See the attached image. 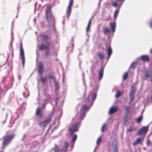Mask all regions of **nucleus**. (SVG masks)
<instances>
[{
  "label": "nucleus",
  "mask_w": 152,
  "mask_h": 152,
  "mask_svg": "<svg viewBox=\"0 0 152 152\" xmlns=\"http://www.w3.org/2000/svg\"><path fill=\"white\" fill-rule=\"evenodd\" d=\"M88 109V107H86L85 105H84L83 107H82L80 110V117L77 120L78 121L76 123L73 124L68 129V131L70 135L73 134L75 132L78 131L81 125V122L85 117L86 111Z\"/></svg>",
  "instance_id": "1"
},
{
  "label": "nucleus",
  "mask_w": 152,
  "mask_h": 152,
  "mask_svg": "<svg viewBox=\"0 0 152 152\" xmlns=\"http://www.w3.org/2000/svg\"><path fill=\"white\" fill-rule=\"evenodd\" d=\"M51 8L50 6H48L46 7L45 15L48 23L49 26H52L53 31L56 32V30L55 26V17L51 12Z\"/></svg>",
  "instance_id": "2"
},
{
  "label": "nucleus",
  "mask_w": 152,
  "mask_h": 152,
  "mask_svg": "<svg viewBox=\"0 0 152 152\" xmlns=\"http://www.w3.org/2000/svg\"><path fill=\"white\" fill-rule=\"evenodd\" d=\"M96 96L97 91L94 89L92 92H90L88 97L85 100V102L86 103V104L83 105L82 107L84 105H85L86 107H88V109L86 111V112L92 106L93 104V102L95 100Z\"/></svg>",
  "instance_id": "3"
},
{
  "label": "nucleus",
  "mask_w": 152,
  "mask_h": 152,
  "mask_svg": "<svg viewBox=\"0 0 152 152\" xmlns=\"http://www.w3.org/2000/svg\"><path fill=\"white\" fill-rule=\"evenodd\" d=\"M15 136L13 134L6 135L3 142L2 149H4L6 147L10 144Z\"/></svg>",
  "instance_id": "4"
},
{
  "label": "nucleus",
  "mask_w": 152,
  "mask_h": 152,
  "mask_svg": "<svg viewBox=\"0 0 152 152\" xmlns=\"http://www.w3.org/2000/svg\"><path fill=\"white\" fill-rule=\"evenodd\" d=\"M20 57L21 58L22 60V63L23 66H24L25 62L24 52L23 47V44L22 42L20 44Z\"/></svg>",
  "instance_id": "5"
},
{
  "label": "nucleus",
  "mask_w": 152,
  "mask_h": 152,
  "mask_svg": "<svg viewBox=\"0 0 152 152\" xmlns=\"http://www.w3.org/2000/svg\"><path fill=\"white\" fill-rule=\"evenodd\" d=\"M135 60L137 61H142L144 62H149L150 61L149 56L146 54L143 55L137 58Z\"/></svg>",
  "instance_id": "6"
},
{
  "label": "nucleus",
  "mask_w": 152,
  "mask_h": 152,
  "mask_svg": "<svg viewBox=\"0 0 152 152\" xmlns=\"http://www.w3.org/2000/svg\"><path fill=\"white\" fill-rule=\"evenodd\" d=\"M144 78L147 81L152 82V71L148 70L146 71L145 73Z\"/></svg>",
  "instance_id": "7"
},
{
  "label": "nucleus",
  "mask_w": 152,
  "mask_h": 152,
  "mask_svg": "<svg viewBox=\"0 0 152 152\" xmlns=\"http://www.w3.org/2000/svg\"><path fill=\"white\" fill-rule=\"evenodd\" d=\"M73 4V0H69V4L67 7L66 10L67 17L68 19L70 15L72 7Z\"/></svg>",
  "instance_id": "8"
},
{
  "label": "nucleus",
  "mask_w": 152,
  "mask_h": 152,
  "mask_svg": "<svg viewBox=\"0 0 152 152\" xmlns=\"http://www.w3.org/2000/svg\"><path fill=\"white\" fill-rule=\"evenodd\" d=\"M110 30L111 32L112 37H113L114 33L115 31L116 27V24L115 20H114L113 22H111L110 23Z\"/></svg>",
  "instance_id": "9"
},
{
  "label": "nucleus",
  "mask_w": 152,
  "mask_h": 152,
  "mask_svg": "<svg viewBox=\"0 0 152 152\" xmlns=\"http://www.w3.org/2000/svg\"><path fill=\"white\" fill-rule=\"evenodd\" d=\"M125 0H116L115 1H112L111 4L114 7H116L118 5L122 6Z\"/></svg>",
  "instance_id": "10"
},
{
  "label": "nucleus",
  "mask_w": 152,
  "mask_h": 152,
  "mask_svg": "<svg viewBox=\"0 0 152 152\" xmlns=\"http://www.w3.org/2000/svg\"><path fill=\"white\" fill-rule=\"evenodd\" d=\"M77 138V134H74L72 138V140L71 142L69 144L67 142H66L68 144V146L71 147V149H72L74 147V144L75 141H76Z\"/></svg>",
  "instance_id": "11"
},
{
  "label": "nucleus",
  "mask_w": 152,
  "mask_h": 152,
  "mask_svg": "<svg viewBox=\"0 0 152 152\" xmlns=\"http://www.w3.org/2000/svg\"><path fill=\"white\" fill-rule=\"evenodd\" d=\"M136 91V89L135 87L134 86H131V89L129 93V96L130 98V101H132L134 98V94Z\"/></svg>",
  "instance_id": "12"
},
{
  "label": "nucleus",
  "mask_w": 152,
  "mask_h": 152,
  "mask_svg": "<svg viewBox=\"0 0 152 152\" xmlns=\"http://www.w3.org/2000/svg\"><path fill=\"white\" fill-rule=\"evenodd\" d=\"M148 129V126H143L140 128L137 132V134L138 135H141L143 134L146 133Z\"/></svg>",
  "instance_id": "13"
},
{
  "label": "nucleus",
  "mask_w": 152,
  "mask_h": 152,
  "mask_svg": "<svg viewBox=\"0 0 152 152\" xmlns=\"http://www.w3.org/2000/svg\"><path fill=\"white\" fill-rule=\"evenodd\" d=\"M68 145V143L66 142H65L61 150L59 149L56 148L55 149V152H66L67 148Z\"/></svg>",
  "instance_id": "14"
},
{
  "label": "nucleus",
  "mask_w": 152,
  "mask_h": 152,
  "mask_svg": "<svg viewBox=\"0 0 152 152\" xmlns=\"http://www.w3.org/2000/svg\"><path fill=\"white\" fill-rule=\"evenodd\" d=\"M50 48V44L49 42H47L46 44H41L39 47V49L41 50L42 51L45 50H47Z\"/></svg>",
  "instance_id": "15"
},
{
  "label": "nucleus",
  "mask_w": 152,
  "mask_h": 152,
  "mask_svg": "<svg viewBox=\"0 0 152 152\" xmlns=\"http://www.w3.org/2000/svg\"><path fill=\"white\" fill-rule=\"evenodd\" d=\"M106 48L107 50V61H106V63H107L109 60L110 57L112 54L113 50L111 47H107Z\"/></svg>",
  "instance_id": "16"
},
{
  "label": "nucleus",
  "mask_w": 152,
  "mask_h": 152,
  "mask_svg": "<svg viewBox=\"0 0 152 152\" xmlns=\"http://www.w3.org/2000/svg\"><path fill=\"white\" fill-rule=\"evenodd\" d=\"M51 118H49L44 121L40 122L39 125L40 127H43L46 126L48 124H49L51 121Z\"/></svg>",
  "instance_id": "17"
},
{
  "label": "nucleus",
  "mask_w": 152,
  "mask_h": 152,
  "mask_svg": "<svg viewBox=\"0 0 152 152\" xmlns=\"http://www.w3.org/2000/svg\"><path fill=\"white\" fill-rule=\"evenodd\" d=\"M118 6L116 7L117 8L116 9L114 12L113 17L114 20H115L117 19L119 13L120 9L121 7V6Z\"/></svg>",
  "instance_id": "18"
},
{
  "label": "nucleus",
  "mask_w": 152,
  "mask_h": 152,
  "mask_svg": "<svg viewBox=\"0 0 152 152\" xmlns=\"http://www.w3.org/2000/svg\"><path fill=\"white\" fill-rule=\"evenodd\" d=\"M104 69V67H101L98 70V78L99 80H100L103 77Z\"/></svg>",
  "instance_id": "19"
},
{
  "label": "nucleus",
  "mask_w": 152,
  "mask_h": 152,
  "mask_svg": "<svg viewBox=\"0 0 152 152\" xmlns=\"http://www.w3.org/2000/svg\"><path fill=\"white\" fill-rule=\"evenodd\" d=\"M112 147L113 148V152H118L117 142L115 140H114L113 142Z\"/></svg>",
  "instance_id": "20"
},
{
  "label": "nucleus",
  "mask_w": 152,
  "mask_h": 152,
  "mask_svg": "<svg viewBox=\"0 0 152 152\" xmlns=\"http://www.w3.org/2000/svg\"><path fill=\"white\" fill-rule=\"evenodd\" d=\"M103 32L105 35H107L111 32L110 28L107 27H103L102 28Z\"/></svg>",
  "instance_id": "21"
},
{
  "label": "nucleus",
  "mask_w": 152,
  "mask_h": 152,
  "mask_svg": "<svg viewBox=\"0 0 152 152\" xmlns=\"http://www.w3.org/2000/svg\"><path fill=\"white\" fill-rule=\"evenodd\" d=\"M26 90L23 93V95L24 98L26 99L29 95V93L28 91L26 89V87H25Z\"/></svg>",
  "instance_id": "22"
},
{
  "label": "nucleus",
  "mask_w": 152,
  "mask_h": 152,
  "mask_svg": "<svg viewBox=\"0 0 152 152\" xmlns=\"http://www.w3.org/2000/svg\"><path fill=\"white\" fill-rule=\"evenodd\" d=\"M117 108L116 107H112L110 109L109 111L110 114H112L117 111Z\"/></svg>",
  "instance_id": "23"
},
{
  "label": "nucleus",
  "mask_w": 152,
  "mask_h": 152,
  "mask_svg": "<svg viewBox=\"0 0 152 152\" xmlns=\"http://www.w3.org/2000/svg\"><path fill=\"white\" fill-rule=\"evenodd\" d=\"M41 37L42 40L46 41L48 39L49 37L48 35L43 34L41 35Z\"/></svg>",
  "instance_id": "24"
},
{
  "label": "nucleus",
  "mask_w": 152,
  "mask_h": 152,
  "mask_svg": "<svg viewBox=\"0 0 152 152\" xmlns=\"http://www.w3.org/2000/svg\"><path fill=\"white\" fill-rule=\"evenodd\" d=\"M13 41V39H11L10 43L9 45V50H10V48H11L12 50V57L13 58L14 56V54H13V46H12V42Z\"/></svg>",
  "instance_id": "25"
},
{
  "label": "nucleus",
  "mask_w": 152,
  "mask_h": 152,
  "mask_svg": "<svg viewBox=\"0 0 152 152\" xmlns=\"http://www.w3.org/2000/svg\"><path fill=\"white\" fill-rule=\"evenodd\" d=\"M44 67H38V72L39 75H42L44 71Z\"/></svg>",
  "instance_id": "26"
},
{
  "label": "nucleus",
  "mask_w": 152,
  "mask_h": 152,
  "mask_svg": "<svg viewBox=\"0 0 152 152\" xmlns=\"http://www.w3.org/2000/svg\"><path fill=\"white\" fill-rule=\"evenodd\" d=\"M97 55L100 60H102L104 58V56L103 53H99V52H97Z\"/></svg>",
  "instance_id": "27"
},
{
  "label": "nucleus",
  "mask_w": 152,
  "mask_h": 152,
  "mask_svg": "<svg viewBox=\"0 0 152 152\" xmlns=\"http://www.w3.org/2000/svg\"><path fill=\"white\" fill-rule=\"evenodd\" d=\"M131 110V107L129 106H127L126 107L125 111V115H128L130 113V111Z\"/></svg>",
  "instance_id": "28"
},
{
  "label": "nucleus",
  "mask_w": 152,
  "mask_h": 152,
  "mask_svg": "<svg viewBox=\"0 0 152 152\" xmlns=\"http://www.w3.org/2000/svg\"><path fill=\"white\" fill-rule=\"evenodd\" d=\"M105 48L109 47H111V40L110 39H108L107 40V42L105 43Z\"/></svg>",
  "instance_id": "29"
},
{
  "label": "nucleus",
  "mask_w": 152,
  "mask_h": 152,
  "mask_svg": "<svg viewBox=\"0 0 152 152\" xmlns=\"http://www.w3.org/2000/svg\"><path fill=\"white\" fill-rule=\"evenodd\" d=\"M141 140V139L140 138H137L135 141L133 143V145L134 146L136 145L137 144H139L140 143Z\"/></svg>",
  "instance_id": "30"
},
{
  "label": "nucleus",
  "mask_w": 152,
  "mask_h": 152,
  "mask_svg": "<svg viewBox=\"0 0 152 152\" xmlns=\"http://www.w3.org/2000/svg\"><path fill=\"white\" fill-rule=\"evenodd\" d=\"M142 116L141 115L137 119V123L139 124L140 123L142 120Z\"/></svg>",
  "instance_id": "31"
},
{
  "label": "nucleus",
  "mask_w": 152,
  "mask_h": 152,
  "mask_svg": "<svg viewBox=\"0 0 152 152\" xmlns=\"http://www.w3.org/2000/svg\"><path fill=\"white\" fill-rule=\"evenodd\" d=\"M48 103V100L45 99L43 101V104H42V109H44L45 108L46 105Z\"/></svg>",
  "instance_id": "32"
},
{
  "label": "nucleus",
  "mask_w": 152,
  "mask_h": 152,
  "mask_svg": "<svg viewBox=\"0 0 152 152\" xmlns=\"http://www.w3.org/2000/svg\"><path fill=\"white\" fill-rule=\"evenodd\" d=\"M14 21L13 20L12 22V27H11V39H13L14 37L13 36V25L14 24Z\"/></svg>",
  "instance_id": "33"
},
{
  "label": "nucleus",
  "mask_w": 152,
  "mask_h": 152,
  "mask_svg": "<svg viewBox=\"0 0 152 152\" xmlns=\"http://www.w3.org/2000/svg\"><path fill=\"white\" fill-rule=\"evenodd\" d=\"M137 61L133 62L129 66H136L138 63V61Z\"/></svg>",
  "instance_id": "34"
},
{
  "label": "nucleus",
  "mask_w": 152,
  "mask_h": 152,
  "mask_svg": "<svg viewBox=\"0 0 152 152\" xmlns=\"http://www.w3.org/2000/svg\"><path fill=\"white\" fill-rule=\"evenodd\" d=\"M121 94V93L120 91L118 90L117 91L115 95V97L116 98H118L120 96Z\"/></svg>",
  "instance_id": "35"
},
{
  "label": "nucleus",
  "mask_w": 152,
  "mask_h": 152,
  "mask_svg": "<svg viewBox=\"0 0 152 152\" xmlns=\"http://www.w3.org/2000/svg\"><path fill=\"white\" fill-rule=\"evenodd\" d=\"M47 77H42V76H41L40 78L42 82L43 83L46 82L47 81Z\"/></svg>",
  "instance_id": "36"
},
{
  "label": "nucleus",
  "mask_w": 152,
  "mask_h": 152,
  "mask_svg": "<svg viewBox=\"0 0 152 152\" xmlns=\"http://www.w3.org/2000/svg\"><path fill=\"white\" fill-rule=\"evenodd\" d=\"M90 26L89 25H87V28H86V35L88 36V38L89 37V35H88V31H89L90 30Z\"/></svg>",
  "instance_id": "37"
},
{
  "label": "nucleus",
  "mask_w": 152,
  "mask_h": 152,
  "mask_svg": "<svg viewBox=\"0 0 152 152\" xmlns=\"http://www.w3.org/2000/svg\"><path fill=\"white\" fill-rule=\"evenodd\" d=\"M128 77V74L127 72H125L123 75V79L124 80H126Z\"/></svg>",
  "instance_id": "38"
},
{
  "label": "nucleus",
  "mask_w": 152,
  "mask_h": 152,
  "mask_svg": "<svg viewBox=\"0 0 152 152\" xmlns=\"http://www.w3.org/2000/svg\"><path fill=\"white\" fill-rule=\"evenodd\" d=\"M128 115H125L123 119L124 122H126L127 121Z\"/></svg>",
  "instance_id": "39"
},
{
  "label": "nucleus",
  "mask_w": 152,
  "mask_h": 152,
  "mask_svg": "<svg viewBox=\"0 0 152 152\" xmlns=\"http://www.w3.org/2000/svg\"><path fill=\"white\" fill-rule=\"evenodd\" d=\"M36 114L38 115H41V111L40 109L39 108H38L37 109Z\"/></svg>",
  "instance_id": "40"
},
{
  "label": "nucleus",
  "mask_w": 152,
  "mask_h": 152,
  "mask_svg": "<svg viewBox=\"0 0 152 152\" xmlns=\"http://www.w3.org/2000/svg\"><path fill=\"white\" fill-rule=\"evenodd\" d=\"M102 141V139L100 137H99L97 140L96 142V143L97 144H98L101 142Z\"/></svg>",
  "instance_id": "41"
},
{
  "label": "nucleus",
  "mask_w": 152,
  "mask_h": 152,
  "mask_svg": "<svg viewBox=\"0 0 152 152\" xmlns=\"http://www.w3.org/2000/svg\"><path fill=\"white\" fill-rule=\"evenodd\" d=\"M98 12V9H96L95 10L93 13V15L95 16L96 15Z\"/></svg>",
  "instance_id": "42"
},
{
  "label": "nucleus",
  "mask_w": 152,
  "mask_h": 152,
  "mask_svg": "<svg viewBox=\"0 0 152 152\" xmlns=\"http://www.w3.org/2000/svg\"><path fill=\"white\" fill-rule=\"evenodd\" d=\"M50 49V48H49V49H47L46 50V51H45V56H47L49 53Z\"/></svg>",
  "instance_id": "43"
},
{
  "label": "nucleus",
  "mask_w": 152,
  "mask_h": 152,
  "mask_svg": "<svg viewBox=\"0 0 152 152\" xmlns=\"http://www.w3.org/2000/svg\"><path fill=\"white\" fill-rule=\"evenodd\" d=\"M106 125V124H103L102 128H101V131L102 132H103L104 131V129L105 128V126Z\"/></svg>",
  "instance_id": "44"
},
{
  "label": "nucleus",
  "mask_w": 152,
  "mask_h": 152,
  "mask_svg": "<svg viewBox=\"0 0 152 152\" xmlns=\"http://www.w3.org/2000/svg\"><path fill=\"white\" fill-rule=\"evenodd\" d=\"M134 130V129L132 127H130L127 129V132H131Z\"/></svg>",
  "instance_id": "45"
},
{
  "label": "nucleus",
  "mask_w": 152,
  "mask_h": 152,
  "mask_svg": "<svg viewBox=\"0 0 152 152\" xmlns=\"http://www.w3.org/2000/svg\"><path fill=\"white\" fill-rule=\"evenodd\" d=\"M27 135V134L25 133L24 134L23 138H22V141H23L26 138Z\"/></svg>",
  "instance_id": "46"
},
{
  "label": "nucleus",
  "mask_w": 152,
  "mask_h": 152,
  "mask_svg": "<svg viewBox=\"0 0 152 152\" xmlns=\"http://www.w3.org/2000/svg\"><path fill=\"white\" fill-rule=\"evenodd\" d=\"M151 145V143L149 140H148L147 142V146H149Z\"/></svg>",
  "instance_id": "47"
},
{
  "label": "nucleus",
  "mask_w": 152,
  "mask_h": 152,
  "mask_svg": "<svg viewBox=\"0 0 152 152\" xmlns=\"http://www.w3.org/2000/svg\"><path fill=\"white\" fill-rule=\"evenodd\" d=\"M12 70V67H11L9 68V69H8L7 70V72L8 73H10V72H11Z\"/></svg>",
  "instance_id": "48"
},
{
  "label": "nucleus",
  "mask_w": 152,
  "mask_h": 152,
  "mask_svg": "<svg viewBox=\"0 0 152 152\" xmlns=\"http://www.w3.org/2000/svg\"><path fill=\"white\" fill-rule=\"evenodd\" d=\"M38 66H44L43 63L42 62H39Z\"/></svg>",
  "instance_id": "49"
},
{
  "label": "nucleus",
  "mask_w": 152,
  "mask_h": 152,
  "mask_svg": "<svg viewBox=\"0 0 152 152\" xmlns=\"http://www.w3.org/2000/svg\"><path fill=\"white\" fill-rule=\"evenodd\" d=\"M49 79H55V77L53 75H50L47 77Z\"/></svg>",
  "instance_id": "50"
},
{
  "label": "nucleus",
  "mask_w": 152,
  "mask_h": 152,
  "mask_svg": "<svg viewBox=\"0 0 152 152\" xmlns=\"http://www.w3.org/2000/svg\"><path fill=\"white\" fill-rule=\"evenodd\" d=\"M55 86V90L56 91H58L59 89V85Z\"/></svg>",
  "instance_id": "51"
},
{
  "label": "nucleus",
  "mask_w": 152,
  "mask_h": 152,
  "mask_svg": "<svg viewBox=\"0 0 152 152\" xmlns=\"http://www.w3.org/2000/svg\"><path fill=\"white\" fill-rule=\"evenodd\" d=\"M101 1H102V0H100L98 3V8L97 9H98V10H99V9L100 7V3Z\"/></svg>",
  "instance_id": "52"
},
{
  "label": "nucleus",
  "mask_w": 152,
  "mask_h": 152,
  "mask_svg": "<svg viewBox=\"0 0 152 152\" xmlns=\"http://www.w3.org/2000/svg\"><path fill=\"white\" fill-rule=\"evenodd\" d=\"M111 32L109 33V34H108L107 35V37L109 39L111 37H112Z\"/></svg>",
  "instance_id": "53"
},
{
  "label": "nucleus",
  "mask_w": 152,
  "mask_h": 152,
  "mask_svg": "<svg viewBox=\"0 0 152 152\" xmlns=\"http://www.w3.org/2000/svg\"><path fill=\"white\" fill-rule=\"evenodd\" d=\"M82 75L83 77V82L84 84H85V79L84 74V73H83Z\"/></svg>",
  "instance_id": "54"
},
{
  "label": "nucleus",
  "mask_w": 152,
  "mask_h": 152,
  "mask_svg": "<svg viewBox=\"0 0 152 152\" xmlns=\"http://www.w3.org/2000/svg\"><path fill=\"white\" fill-rule=\"evenodd\" d=\"M98 47L99 48H102V45L101 44H99L98 45Z\"/></svg>",
  "instance_id": "55"
},
{
  "label": "nucleus",
  "mask_w": 152,
  "mask_h": 152,
  "mask_svg": "<svg viewBox=\"0 0 152 152\" xmlns=\"http://www.w3.org/2000/svg\"><path fill=\"white\" fill-rule=\"evenodd\" d=\"M91 21H92V20H91V19H90V20H89L88 25H89L91 26Z\"/></svg>",
  "instance_id": "56"
},
{
  "label": "nucleus",
  "mask_w": 152,
  "mask_h": 152,
  "mask_svg": "<svg viewBox=\"0 0 152 152\" xmlns=\"http://www.w3.org/2000/svg\"><path fill=\"white\" fill-rule=\"evenodd\" d=\"M20 4V3H19L18 5V6L17 7V13H18L19 12V4Z\"/></svg>",
  "instance_id": "57"
},
{
  "label": "nucleus",
  "mask_w": 152,
  "mask_h": 152,
  "mask_svg": "<svg viewBox=\"0 0 152 152\" xmlns=\"http://www.w3.org/2000/svg\"><path fill=\"white\" fill-rule=\"evenodd\" d=\"M54 83H55V86L59 85L58 83V82L55 81Z\"/></svg>",
  "instance_id": "58"
},
{
  "label": "nucleus",
  "mask_w": 152,
  "mask_h": 152,
  "mask_svg": "<svg viewBox=\"0 0 152 152\" xmlns=\"http://www.w3.org/2000/svg\"><path fill=\"white\" fill-rule=\"evenodd\" d=\"M150 27L151 28H152V20H151L150 23Z\"/></svg>",
  "instance_id": "59"
},
{
  "label": "nucleus",
  "mask_w": 152,
  "mask_h": 152,
  "mask_svg": "<svg viewBox=\"0 0 152 152\" xmlns=\"http://www.w3.org/2000/svg\"><path fill=\"white\" fill-rule=\"evenodd\" d=\"M74 39V37H72L71 39V42H73V39Z\"/></svg>",
  "instance_id": "60"
},
{
  "label": "nucleus",
  "mask_w": 152,
  "mask_h": 152,
  "mask_svg": "<svg viewBox=\"0 0 152 152\" xmlns=\"http://www.w3.org/2000/svg\"><path fill=\"white\" fill-rule=\"evenodd\" d=\"M6 62L5 63H4V64H1V65H0V67L2 66H4V65H5V64H6Z\"/></svg>",
  "instance_id": "61"
},
{
  "label": "nucleus",
  "mask_w": 152,
  "mask_h": 152,
  "mask_svg": "<svg viewBox=\"0 0 152 152\" xmlns=\"http://www.w3.org/2000/svg\"><path fill=\"white\" fill-rule=\"evenodd\" d=\"M37 2H36L35 4V9L36 8V6L37 5Z\"/></svg>",
  "instance_id": "62"
},
{
  "label": "nucleus",
  "mask_w": 152,
  "mask_h": 152,
  "mask_svg": "<svg viewBox=\"0 0 152 152\" xmlns=\"http://www.w3.org/2000/svg\"><path fill=\"white\" fill-rule=\"evenodd\" d=\"M94 17V16L92 15L91 18L90 19H91V20H92V19Z\"/></svg>",
  "instance_id": "63"
},
{
  "label": "nucleus",
  "mask_w": 152,
  "mask_h": 152,
  "mask_svg": "<svg viewBox=\"0 0 152 152\" xmlns=\"http://www.w3.org/2000/svg\"><path fill=\"white\" fill-rule=\"evenodd\" d=\"M150 53L151 54H152V48L150 50Z\"/></svg>",
  "instance_id": "64"
}]
</instances>
